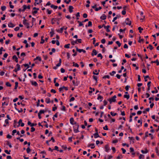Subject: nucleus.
Here are the masks:
<instances>
[{"label": "nucleus", "mask_w": 159, "mask_h": 159, "mask_svg": "<svg viewBox=\"0 0 159 159\" xmlns=\"http://www.w3.org/2000/svg\"><path fill=\"white\" fill-rule=\"evenodd\" d=\"M9 98L8 97H3L2 98V100L3 101H5L2 102V106H4V105H6V106H7L8 105L9 102Z\"/></svg>", "instance_id": "nucleus-1"}, {"label": "nucleus", "mask_w": 159, "mask_h": 159, "mask_svg": "<svg viewBox=\"0 0 159 159\" xmlns=\"http://www.w3.org/2000/svg\"><path fill=\"white\" fill-rule=\"evenodd\" d=\"M116 95H114L113 97H112L111 98L108 99L107 100L110 102V104L112 102H115L116 101Z\"/></svg>", "instance_id": "nucleus-2"}, {"label": "nucleus", "mask_w": 159, "mask_h": 159, "mask_svg": "<svg viewBox=\"0 0 159 159\" xmlns=\"http://www.w3.org/2000/svg\"><path fill=\"white\" fill-rule=\"evenodd\" d=\"M61 59H60L59 60V62L56 65V66L53 67V68L54 70H56L57 69V67L60 66L61 64Z\"/></svg>", "instance_id": "nucleus-3"}, {"label": "nucleus", "mask_w": 159, "mask_h": 159, "mask_svg": "<svg viewBox=\"0 0 159 159\" xmlns=\"http://www.w3.org/2000/svg\"><path fill=\"white\" fill-rule=\"evenodd\" d=\"M125 22L127 25H131V22L129 20V19L128 18L126 19Z\"/></svg>", "instance_id": "nucleus-4"}, {"label": "nucleus", "mask_w": 159, "mask_h": 159, "mask_svg": "<svg viewBox=\"0 0 159 159\" xmlns=\"http://www.w3.org/2000/svg\"><path fill=\"white\" fill-rule=\"evenodd\" d=\"M70 123L72 125L76 124V122H75L73 117H71L70 119Z\"/></svg>", "instance_id": "nucleus-5"}, {"label": "nucleus", "mask_w": 159, "mask_h": 159, "mask_svg": "<svg viewBox=\"0 0 159 159\" xmlns=\"http://www.w3.org/2000/svg\"><path fill=\"white\" fill-rule=\"evenodd\" d=\"M105 151L106 152H108L110 150L108 144L106 145L105 146Z\"/></svg>", "instance_id": "nucleus-6"}, {"label": "nucleus", "mask_w": 159, "mask_h": 159, "mask_svg": "<svg viewBox=\"0 0 159 159\" xmlns=\"http://www.w3.org/2000/svg\"><path fill=\"white\" fill-rule=\"evenodd\" d=\"M31 84L32 85L34 86L35 87L38 86V84L36 81H30Z\"/></svg>", "instance_id": "nucleus-7"}, {"label": "nucleus", "mask_w": 159, "mask_h": 159, "mask_svg": "<svg viewBox=\"0 0 159 159\" xmlns=\"http://www.w3.org/2000/svg\"><path fill=\"white\" fill-rule=\"evenodd\" d=\"M23 22L24 25H30L29 23L28 22V20L25 19L23 20Z\"/></svg>", "instance_id": "nucleus-8"}, {"label": "nucleus", "mask_w": 159, "mask_h": 159, "mask_svg": "<svg viewBox=\"0 0 159 159\" xmlns=\"http://www.w3.org/2000/svg\"><path fill=\"white\" fill-rule=\"evenodd\" d=\"M97 54V51L95 49H93L91 53L92 56H93L94 55H96Z\"/></svg>", "instance_id": "nucleus-9"}, {"label": "nucleus", "mask_w": 159, "mask_h": 159, "mask_svg": "<svg viewBox=\"0 0 159 159\" xmlns=\"http://www.w3.org/2000/svg\"><path fill=\"white\" fill-rule=\"evenodd\" d=\"M28 125H30L31 126H32V127L33 126H35L37 125V124L36 123H35V124H34V123H32L30 122V121H29L28 122V123H27Z\"/></svg>", "instance_id": "nucleus-10"}, {"label": "nucleus", "mask_w": 159, "mask_h": 159, "mask_svg": "<svg viewBox=\"0 0 159 159\" xmlns=\"http://www.w3.org/2000/svg\"><path fill=\"white\" fill-rule=\"evenodd\" d=\"M8 26L9 27L13 28L15 26V25L13 24L11 22H10L8 24Z\"/></svg>", "instance_id": "nucleus-11"}, {"label": "nucleus", "mask_w": 159, "mask_h": 159, "mask_svg": "<svg viewBox=\"0 0 159 159\" xmlns=\"http://www.w3.org/2000/svg\"><path fill=\"white\" fill-rule=\"evenodd\" d=\"M12 58L13 60H15V61L16 62H18V58L16 55H14L13 56V57H12Z\"/></svg>", "instance_id": "nucleus-12"}, {"label": "nucleus", "mask_w": 159, "mask_h": 159, "mask_svg": "<svg viewBox=\"0 0 159 159\" xmlns=\"http://www.w3.org/2000/svg\"><path fill=\"white\" fill-rule=\"evenodd\" d=\"M74 9L73 7L72 6H70L69 7V11L70 13H71L73 11V9Z\"/></svg>", "instance_id": "nucleus-13"}, {"label": "nucleus", "mask_w": 159, "mask_h": 159, "mask_svg": "<svg viewBox=\"0 0 159 159\" xmlns=\"http://www.w3.org/2000/svg\"><path fill=\"white\" fill-rule=\"evenodd\" d=\"M107 16L104 14L102 15L100 17V19L102 20H105L106 19Z\"/></svg>", "instance_id": "nucleus-14"}, {"label": "nucleus", "mask_w": 159, "mask_h": 159, "mask_svg": "<svg viewBox=\"0 0 159 159\" xmlns=\"http://www.w3.org/2000/svg\"><path fill=\"white\" fill-rule=\"evenodd\" d=\"M143 12L142 11H141L140 12V15H141V17H142L140 19V20H141L143 21L144 19L145 16H143Z\"/></svg>", "instance_id": "nucleus-15"}, {"label": "nucleus", "mask_w": 159, "mask_h": 159, "mask_svg": "<svg viewBox=\"0 0 159 159\" xmlns=\"http://www.w3.org/2000/svg\"><path fill=\"white\" fill-rule=\"evenodd\" d=\"M93 135H94V138H97L100 137L98 133H95L93 134Z\"/></svg>", "instance_id": "nucleus-16"}, {"label": "nucleus", "mask_w": 159, "mask_h": 159, "mask_svg": "<svg viewBox=\"0 0 159 159\" xmlns=\"http://www.w3.org/2000/svg\"><path fill=\"white\" fill-rule=\"evenodd\" d=\"M64 29V27H62L60 28V29L58 30H57V32H60L61 33H62L63 32V29Z\"/></svg>", "instance_id": "nucleus-17"}, {"label": "nucleus", "mask_w": 159, "mask_h": 159, "mask_svg": "<svg viewBox=\"0 0 159 159\" xmlns=\"http://www.w3.org/2000/svg\"><path fill=\"white\" fill-rule=\"evenodd\" d=\"M103 98L102 96H101L100 94L98 95V97L97 98L98 100H99L100 99H101L102 100H100V102H102V99H103Z\"/></svg>", "instance_id": "nucleus-18"}, {"label": "nucleus", "mask_w": 159, "mask_h": 159, "mask_svg": "<svg viewBox=\"0 0 159 159\" xmlns=\"http://www.w3.org/2000/svg\"><path fill=\"white\" fill-rule=\"evenodd\" d=\"M93 146V147H91V149H93L94 148H95V146H94V143H91V144H89L88 146V147H90V146Z\"/></svg>", "instance_id": "nucleus-19"}, {"label": "nucleus", "mask_w": 159, "mask_h": 159, "mask_svg": "<svg viewBox=\"0 0 159 159\" xmlns=\"http://www.w3.org/2000/svg\"><path fill=\"white\" fill-rule=\"evenodd\" d=\"M6 142V144L8 145L10 148H11L12 147L11 143L9 141H7Z\"/></svg>", "instance_id": "nucleus-20"}, {"label": "nucleus", "mask_w": 159, "mask_h": 159, "mask_svg": "<svg viewBox=\"0 0 159 159\" xmlns=\"http://www.w3.org/2000/svg\"><path fill=\"white\" fill-rule=\"evenodd\" d=\"M141 152L143 153L144 154V153H146L148 152V151L147 148H146L145 149V151H144L143 150H142L141 151Z\"/></svg>", "instance_id": "nucleus-21"}, {"label": "nucleus", "mask_w": 159, "mask_h": 159, "mask_svg": "<svg viewBox=\"0 0 159 159\" xmlns=\"http://www.w3.org/2000/svg\"><path fill=\"white\" fill-rule=\"evenodd\" d=\"M51 7L52 8H53L54 9H56L58 8V7L56 6H55L53 4H52L51 5Z\"/></svg>", "instance_id": "nucleus-22"}, {"label": "nucleus", "mask_w": 159, "mask_h": 159, "mask_svg": "<svg viewBox=\"0 0 159 159\" xmlns=\"http://www.w3.org/2000/svg\"><path fill=\"white\" fill-rule=\"evenodd\" d=\"M72 63L73 64V66H75L77 67H79V65L77 63H75L74 62H73Z\"/></svg>", "instance_id": "nucleus-23"}, {"label": "nucleus", "mask_w": 159, "mask_h": 159, "mask_svg": "<svg viewBox=\"0 0 159 159\" xmlns=\"http://www.w3.org/2000/svg\"><path fill=\"white\" fill-rule=\"evenodd\" d=\"M46 102L47 103H49L51 102L49 98H47L45 99Z\"/></svg>", "instance_id": "nucleus-24"}, {"label": "nucleus", "mask_w": 159, "mask_h": 159, "mask_svg": "<svg viewBox=\"0 0 159 159\" xmlns=\"http://www.w3.org/2000/svg\"><path fill=\"white\" fill-rule=\"evenodd\" d=\"M43 36H42L41 37V41L40 42V44H43L44 43L45 40L43 39Z\"/></svg>", "instance_id": "nucleus-25"}, {"label": "nucleus", "mask_w": 159, "mask_h": 159, "mask_svg": "<svg viewBox=\"0 0 159 159\" xmlns=\"http://www.w3.org/2000/svg\"><path fill=\"white\" fill-rule=\"evenodd\" d=\"M38 60L39 61H41L42 60L41 58L39 57H36V58L34 59V61H35V60Z\"/></svg>", "instance_id": "nucleus-26"}, {"label": "nucleus", "mask_w": 159, "mask_h": 159, "mask_svg": "<svg viewBox=\"0 0 159 159\" xmlns=\"http://www.w3.org/2000/svg\"><path fill=\"white\" fill-rule=\"evenodd\" d=\"M71 44L72 45H75V44L77 43V40H76L75 41H72L71 42Z\"/></svg>", "instance_id": "nucleus-27"}, {"label": "nucleus", "mask_w": 159, "mask_h": 159, "mask_svg": "<svg viewBox=\"0 0 159 159\" xmlns=\"http://www.w3.org/2000/svg\"><path fill=\"white\" fill-rule=\"evenodd\" d=\"M106 31L107 32H109L110 31V30L109 29L110 27L109 25H107L106 27Z\"/></svg>", "instance_id": "nucleus-28"}, {"label": "nucleus", "mask_w": 159, "mask_h": 159, "mask_svg": "<svg viewBox=\"0 0 159 159\" xmlns=\"http://www.w3.org/2000/svg\"><path fill=\"white\" fill-rule=\"evenodd\" d=\"M138 123H140V125H139L138 127H139L140 126H141L142 125V122L141 121V120H139L138 121Z\"/></svg>", "instance_id": "nucleus-29"}, {"label": "nucleus", "mask_w": 159, "mask_h": 159, "mask_svg": "<svg viewBox=\"0 0 159 159\" xmlns=\"http://www.w3.org/2000/svg\"><path fill=\"white\" fill-rule=\"evenodd\" d=\"M18 83L17 82H16L15 83V89H16L18 87Z\"/></svg>", "instance_id": "nucleus-30"}, {"label": "nucleus", "mask_w": 159, "mask_h": 159, "mask_svg": "<svg viewBox=\"0 0 159 159\" xmlns=\"http://www.w3.org/2000/svg\"><path fill=\"white\" fill-rule=\"evenodd\" d=\"M12 2L11 1L9 2V4L10 6V7L11 8L13 9L14 8V6L11 5Z\"/></svg>", "instance_id": "nucleus-31"}, {"label": "nucleus", "mask_w": 159, "mask_h": 159, "mask_svg": "<svg viewBox=\"0 0 159 159\" xmlns=\"http://www.w3.org/2000/svg\"><path fill=\"white\" fill-rule=\"evenodd\" d=\"M144 81L145 82H146L148 81V80L146 79V78H149V75H146L145 76H144Z\"/></svg>", "instance_id": "nucleus-32"}, {"label": "nucleus", "mask_w": 159, "mask_h": 159, "mask_svg": "<svg viewBox=\"0 0 159 159\" xmlns=\"http://www.w3.org/2000/svg\"><path fill=\"white\" fill-rule=\"evenodd\" d=\"M111 115L112 116H115L117 115V113H114L113 112L111 111L110 112Z\"/></svg>", "instance_id": "nucleus-33"}, {"label": "nucleus", "mask_w": 159, "mask_h": 159, "mask_svg": "<svg viewBox=\"0 0 159 159\" xmlns=\"http://www.w3.org/2000/svg\"><path fill=\"white\" fill-rule=\"evenodd\" d=\"M57 18H52V24H55V23L53 22H52V21L54 20V21H56V20H57Z\"/></svg>", "instance_id": "nucleus-34"}, {"label": "nucleus", "mask_w": 159, "mask_h": 159, "mask_svg": "<svg viewBox=\"0 0 159 159\" xmlns=\"http://www.w3.org/2000/svg\"><path fill=\"white\" fill-rule=\"evenodd\" d=\"M15 109L17 110L18 112H19V113H20V112H22L23 111V110H22V108H21L20 109V110H19L18 109H17L16 107H15Z\"/></svg>", "instance_id": "nucleus-35"}, {"label": "nucleus", "mask_w": 159, "mask_h": 159, "mask_svg": "<svg viewBox=\"0 0 159 159\" xmlns=\"http://www.w3.org/2000/svg\"><path fill=\"white\" fill-rule=\"evenodd\" d=\"M70 44L69 43L67 44H66L64 46V48H70Z\"/></svg>", "instance_id": "nucleus-36"}, {"label": "nucleus", "mask_w": 159, "mask_h": 159, "mask_svg": "<svg viewBox=\"0 0 159 159\" xmlns=\"http://www.w3.org/2000/svg\"><path fill=\"white\" fill-rule=\"evenodd\" d=\"M124 98H126L127 99H128L129 98V95L125 94L124 95Z\"/></svg>", "instance_id": "nucleus-37"}, {"label": "nucleus", "mask_w": 159, "mask_h": 159, "mask_svg": "<svg viewBox=\"0 0 159 159\" xmlns=\"http://www.w3.org/2000/svg\"><path fill=\"white\" fill-rule=\"evenodd\" d=\"M75 125L74 126V128H75L76 129H78L79 128V124L76 123V124H75Z\"/></svg>", "instance_id": "nucleus-38"}, {"label": "nucleus", "mask_w": 159, "mask_h": 159, "mask_svg": "<svg viewBox=\"0 0 159 159\" xmlns=\"http://www.w3.org/2000/svg\"><path fill=\"white\" fill-rule=\"evenodd\" d=\"M3 48L2 47H1L0 48V54L1 55L2 54V51L3 50L4 51H5V50H3Z\"/></svg>", "instance_id": "nucleus-39"}, {"label": "nucleus", "mask_w": 159, "mask_h": 159, "mask_svg": "<svg viewBox=\"0 0 159 159\" xmlns=\"http://www.w3.org/2000/svg\"><path fill=\"white\" fill-rule=\"evenodd\" d=\"M51 30H52V31L50 32V37H52L54 34V32L52 29H51Z\"/></svg>", "instance_id": "nucleus-40"}, {"label": "nucleus", "mask_w": 159, "mask_h": 159, "mask_svg": "<svg viewBox=\"0 0 159 159\" xmlns=\"http://www.w3.org/2000/svg\"><path fill=\"white\" fill-rule=\"evenodd\" d=\"M116 73V72L115 71H113L111 72H110L109 74L111 76H113L114 74Z\"/></svg>", "instance_id": "nucleus-41"}, {"label": "nucleus", "mask_w": 159, "mask_h": 159, "mask_svg": "<svg viewBox=\"0 0 159 159\" xmlns=\"http://www.w3.org/2000/svg\"><path fill=\"white\" fill-rule=\"evenodd\" d=\"M16 66L17 67V70H18V71L20 70V65L18 64H17L16 65Z\"/></svg>", "instance_id": "nucleus-42"}, {"label": "nucleus", "mask_w": 159, "mask_h": 159, "mask_svg": "<svg viewBox=\"0 0 159 159\" xmlns=\"http://www.w3.org/2000/svg\"><path fill=\"white\" fill-rule=\"evenodd\" d=\"M6 8V7L5 6H2L1 7V9L2 11H5Z\"/></svg>", "instance_id": "nucleus-43"}, {"label": "nucleus", "mask_w": 159, "mask_h": 159, "mask_svg": "<svg viewBox=\"0 0 159 159\" xmlns=\"http://www.w3.org/2000/svg\"><path fill=\"white\" fill-rule=\"evenodd\" d=\"M138 30H139V32L140 33H141V30H143V28H142L141 27H139L138 28Z\"/></svg>", "instance_id": "nucleus-44"}, {"label": "nucleus", "mask_w": 159, "mask_h": 159, "mask_svg": "<svg viewBox=\"0 0 159 159\" xmlns=\"http://www.w3.org/2000/svg\"><path fill=\"white\" fill-rule=\"evenodd\" d=\"M73 130L74 132L75 133H77L79 131L78 130V129H76L75 128H74Z\"/></svg>", "instance_id": "nucleus-45"}, {"label": "nucleus", "mask_w": 159, "mask_h": 159, "mask_svg": "<svg viewBox=\"0 0 159 159\" xmlns=\"http://www.w3.org/2000/svg\"><path fill=\"white\" fill-rule=\"evenodd\" d=\"M82 49H79L77 47L76 48V50L79 52H82Z\"/></svg>", "instance_id": "nucleus-46"}, {"label": "nucleus", "mask_w": 159, "mask_h": 159, "mask_svg": "<svg viewBox=\"0 0 159 159\" xmlns=\"http://www.w3.org/2000/svg\"><path fill=\"white\" fill-rule=\"evenodd\" d=\"M31 151V149L29 147L26 149V151L27 153H29Z\"/></svg>", "instance_id": "nucleus-47"}, {"label": "nucleus", "mask_w": 159, "mask_h": 159, "mask_svg": "<svg viewBox=\"0 0 159 159\" xmlns=\"http://www.w3.org/2000/svg\"><path fill=\"white\" fill-rule=\"evenodd\" d=\"M129 139L130 140H132V141H132V142H133V143H134V137H129Z\"/></svg>", "instance_id": "nucleus-48"}, {"label": "nucleus", "mask_w": 159, "mask_h": 159, "mask_svg": "<svg viewBox=\"0 0 159 159\" xmlns=\"http://www.w3.org/2000/svg\"><path fill=\"white\" fill-rule=\"evenodd\" d=\"M6 85L8 87H11V84L9 82H7L6 83Z\"/></svg>", "instance_id": "nucleus-49"}, {"label": "nucleus", "mask_w": 159, "mask_h": 159, "mask_svg": "<svg viewBox=\"0 0 159 159\" xmlns=\"http://www.w3.org/2000/svg\"><path fill=\"white\" fill-rule=\"evenodd\" d=\"M40 100L39 99H38L37 101V104H36V106L37 107H39V106L40 105Z\"/></svg>", "instance_id": "nucleus-50"}, {"label": "nucleus", "mask_w": 159, "mask_h": 159, "mask_svg": "<svg viewBox=\"0 0 159 159\" xmlns=\"http://www.w3.org/2000/svg\"><path fill=\"white\" fill-rule=\"evenodd\" d=\"M144 156L142 154H140L139 156V159H141V158H144Z\"/></svg>", "instance_id": "nucleus-51"}, {"label": "nucleus", "mask_w": 159, "mask_h": 159, "mask_svg": "<svg viewBox=\"0 0 159 159\" xmlns=\"http://www.w3.org/2000/svg\"><path fill=\"white\" fill-rule=\"evenodd\" d=\"M77 22H78V23H79V26H81L83 25L82 24V22H81L80 21L78 20L77 21Z\"/></svg>", "instance_id": "nucleus-52"}, {"label": "nucleus", "mask_w": 159, "mask_h": 159, "mask_svg": "<svg viewBox=\"0 0 159 159\" xmlns=\"http://www.w3.org/2000/svg\"><path fill=\"white\" fill-rule=\"evenodd\" d=\"M16 139L19 140L21 142H23L24 141V139H20V137H17Z\"/></svg>", "instance_id": "nucleus-53"}, {"label": "nucleus", "mask_w": 159, "mask_h": 159, "mask_svg": "<svg viewBox=\"0 0 159 159\" xmlns=\"http://www.w3.org/2000/svg\"><path fill=\"white\" fill-rule=\"evenodd\" d=\"M92 22H91L90 21H89L88 22V26L91 27V26H92Z\"/></svg>", "instance_id": "nucleus-54"}, {"label": "nucleus", "mask_w": 159, "mask_h": 159, "mask_svg": "<svg viewBox=\"0 0 159 159\" xmlns=\"http://www.w3.org/2000/svg\"><path fill=\"white\" fill-rule=\"evenodd\" d=\"M116 43L118 45L119 47H120L121 45V44L119 41L116 42Z\"/></svg>", "instance_id": "nucleus-55"}, {"label": "nucleus", "mask_w": 159, "mask_h": 159, "mask_svg": "<svg viewBox=\"0 0 159 159\" xmlns=\"http://www.w3.org/2000/svg\"><path fill=\"white\" fill-rule=\"evenodd\" d=\"M37 12L38 11L37 10H35L34 11H32V14L33 15H34L35 14L37 13Z\"/></svg>", "instance_id": "nucleus-56"}, {"label": "nucleus", "mask_w": 159, "mask_h": 159, "mask_svg": "<svg viewBox=\"0 0 159 159\" xmlns=\"http://www.w3.org/2000/svg\"><path fill=\"white\" fill-rule=\"evenodd\" d=\"M102 9V7H99L98 8H96L95 9V11H98L99 10H100Z\"/></svg>", "instance_id": "nucleus-57"}, {"label": "nucleus", "mask_w": 159, "mask_h": 159, "mask_svg": "<svg viewBox=\"0 0 159 159\" xmlns=\"http://www.w3.org/2000/svg\"><path fill=\"white\" fill-rule=\"evenodd\" d=\"M97 57H100L101 58V59H102L103 57L101 53L98 54V55Z\"/></svg>", "instance_id": "nucleus-58"}, {"label": "nucleus", "mask_w": 159, "mask_h": 159, "mask_svg": "<svg viewBox=\"0 0 159 159\" xmlns=\"http://www.w3.org/2000/svg\"><path fill=\"white\" fill-rule=\"evenodd\" d=\"M4 152L5 153H6L7 154H10V152H11V150H9V152L7 150H5Z\"/></svg>", "instance_id": "nucleus-59"}, {"label": "nucleus", "mask_w": 159, "mask_h": 159, "mask_svg": "<svg viewBox=\"0 0 159 159\" xmlns=\"http://www.w3.org/2000/svg\"><path fill=\"white\" fill-rule=\"evenodd\" d=\"M23 66H24L25 67H27V69L29 68V66L28 64H23Z\"/></svg>", "instance_id": "nucleus-60"}, {"label": "nucleus", "mask_w": 159, "mask_h": 159, "mask_svg": "<svg viewBox=\"0 0 159 159\" xmlns=\"http://www.w3.org/2000/svg\"><path fill=\"white\" fill-rule=\"evenodd\" d=\"M102 78L103 79H106V78L109 79L110 78V76L108 75H106L103 76Z\"/></svg>", "instance_id": "nucleus-61"}, {"label": "nucleus", "mask_w": 159, "mask_h": 159, "mask_svg": "<svg viewBox=\"0 0 159 159\" xmlns=\"http://www.w3.org/2000/svg\"><path fill=\"white\" fill-rule=\"evenodd\" d=\"M101 42L102 43L104 44L106 42V40L105 39H102V40H101Z\"/></svg>", "instance_id": "nucleus-62"}, {"label": "nucleus", "mask_w": 159, "mask_h": 159, "mask_svg": "<svg viewBox=\"0 0 159 159\" xmlns=\"http://www.w3.org/2000/svg\"><path fill=\"white\" fill-rule=\"evenodd\" d=\"M17 131L16 129H14L12 131V135H14V134L16 133Z\"/></svg>", "instance_id": "nucleus-63"}, {"label": "nucleus", "mask_w": 159, "mask_h": 159, "mask_svg": "<svg viewBox=\"0 0 159 159\" xmlns=\"http://www.w3.org/2000/svg\"><path fill=\"white\" fill-rule=\"evenodd\" d=\"M123 157L121 155H119L118 156V157H117V159H120V158H122Z\"/></svg>", "instance_id": "nucleus-64"}]
</instances>
